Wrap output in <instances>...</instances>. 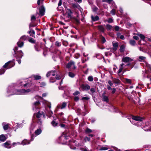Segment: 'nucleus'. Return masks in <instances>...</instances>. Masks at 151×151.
I'll use <instances>...</instances> for the list:
<instances>
[{
    "instance_id": "obj_1",
    "label": "nucleus",
    "mask_w": 151,
    "mask_h": 151,
    "mask_svg": "<svg viewBox=\"0 0 151 151\" xmlns=\"http://www.w3.org/2000/svg\"><path fill=\"white\" fill-rule=\"evenodd\" d=\"M32 91L30 89L27 90L23 89L17 90L15 89V85L12 84L9 86L7 88L6 95L7 96H9L14 94L26 95Z\"/></svg>"
},
{
    "instance_id": "obj_2",
    "label": "nucleus",
    "mask_w": 151,
    "mask_h": 151,
    "mask_svg": "<svg viewBox=\"0 0 151 151\" xmlns=\"http://www.w3.org/2000/svg\"><path fill=\"white\" fill-rule=\"evenodd\" d=\"M42 99V97L38 96H36L33 99L34 100H36L37 101L33 103L32 105V109L34 111H38L37 114H34V115L36 116L38 118H40L42 116V112H40L39 111V110L40 109V101Z\"/></svg>"
},
{
    "instance_id": "obj_3",
    "label": "nucleus",
    "mask_w": 151,
    "mask_h": 151,
    "mask_svg": "<svg viewBox=\"0 0 151 151\" xmlns=\"http://www.w3.org/2000/svg\"><path fill=\"white\" fill-rule=\"evenodd\" d=\"M127 118L132 124L137 126L138 125V124H137L138 122H134L135 121H141L144 119L143 117L132 115L129 116Z\"/></svg>"
},
{
    "instance_id": "obj_4",
    "label": "nucleus",
    "mask_w": 151,
    "mask_h": 151,
    "mask_svg": "<svg viewBox=\"0 0 151 151\" xmlns=\"http://www.w3.org/2000/svg\"><path fill=\"white\" fill-rule=\"evenodd\" d=\"M18 47H15L13 49L14 53H13V55L18 59L21 58L23 56V53L22 50L17 51Z\"/></svg>"
},
{
    "instance_id": "obj_5",
    "label": "nucleus",
    "mask_w": 151,
    "mask_h": 151,
    "mask_svg": "<svg viewBox=\"0 0 151 151\" xmlns=\"http://www.w3.org/2000/svg\"><path fill=\"white\" fill-rule=\"evenodd\" d=\"M38 9L39 12H37L36 16L37 17V15H38L37 17L40 18L44 15L45 13V7L42 5Z\"/></svg>"
},
{
    "instance_id": "obj_6",
    "label": "nucleus",
    "mask_w": 151,
    "mask_h": 151,
    "mask_svg": "<svg viewBox=\"0 0 151 151\" xmlns=\"http://www.w3.org/2000/svg\"><path fill=\"white\" fill-rule=\"evenodd\" d=\"M27 39V36L26 35H23L22 36L19 41L17 43L18 47H22L24 44V41L26 40Z\"/></svg>"
},
{
    "instance_id": "obj_7",
    "label": "nucleus",
    "mask_w": 151,
    "mask_h": 151,
    "mask_svg": "<svg viewBox=\"0 0 151 151\" xmlns=\"http://www.w3.org/2000/svg\"><path fill=\"white\" fill-rule=\"evenodd\" d=\"M15 65L14 60L9 61L6 63L3 66L4 68L6 69H10L13 67Z\"/></svg>"
},
{
    "instance_id": "obj_8",
    "label": "nucleus",
    "mask_w": 151,
    "mask_h": 151,
    "mask_svg": "<svg viewBox=\"0 0 151 151\" xmlns=\"http://www.w3.org/2000/svg\"><path fill=\"white\" fill-rule=\"evenodd\" d=\"M68 136H66L64 135H62L58 139V142L59 143L62 144H66V140L68 138Z\"/></svg>"
},
{
    "instance_id": "obj_9",
    "label": "nucleus",
    "mask_w": 151,
    "mask_h": 151,
    "mask_svg": "<svg viewBox=\"0 0 151 151\" xmlns=\"http://www.w3.org/2000/svg\"><path fill=\"white\" fill-rule=\"evenodd\" d=\"M42 132V130L40 129H37L35 132V134H33L31 136V139H30V141H32L33 140V137H35L36 136L35 135H38L40 134Z\"/></svg>"
},
{
    "instance_id": "obj_10",
    "label": "nucleus",
    "mask_w": 151,
    "mask_h": 151,
    "mask_svg": "<svg viewBox=\"0 0 151 151\" xmlns=\"http://www.w3.org/2000/svg\"><path fill=\"white\" fill-rule=\"evenodd\" d=\"M134 61L133 60L128 57H124L122 59V62L124 63L131 62Z\"/></svg>"
},
{
    "instance_id": "obj_11",
    "label": "nucleus",
    "mask_w": 151,
    "mask_h": 151,
    "mask_svg": "<svg viewBox=\"0 0 151 151\" xmlns=\"http://www.w3.org/2000/svg\"><path fill=\"white\" fill-rule=\"evenodd\" d=\"M72 66L73 67V68L74 69H75L76 68V67L75 65L74 62L71 61H70L66 65V67L68 68H69L70 67Z\"/></svg>"
},
{
    "instance_id": "obj_12",
    "label": "nucleus",
    "mask_w": 151,
    "mask_h": 151,
    "mask_svg": "<svg viewBox=\"0 0 151 151\" xmlns=\"http://www.w3.org/2000/svg\"><path fill=\"white\" fill-rule=\"evenodd\" d=\"M113 47L112 49H111L110 51L113 52V51H115L116 50L118 47V43L117 42H113L112 43Z\"/></svg>"
},
{
    "instance_id": "obj_13",
    "label": "nucleus",
    "mask_w": 151,
    "mask_h": 151,
    "mask_svg": "<svg viewBox=\"0 0 151 151\" xmlns=\"http://www.w3.org/2000/svg\"><path fill=\"white\" fill-rule=\"evenodd\" d=\"M56 73V70H51L48 72L46 76L47 77H48L51 75L52 76H54Z\"/></svg>"
},
{
    "instance_id": "obj_14",
    "label": "nucleus",
    "mask_w": 151,
    "mask_h": 151,
    "mask_svg": "<svg viewBox=\"0 0 151 151\" xmlns=\"http://www.w3.org/2000/svg\"><path fill=\"white\" fill-rule=\"evenodd\" d=\"M105 93H104L102 94V100L103 101L108 103L109 102V98L108 97L106 96Z\"/></svg>"
},
{
    "instance_id": "obj_15",
    "label": "nucleus",
    "mask_w": 151,
    "mask_h": 151,
    "mask_svg": "<svg viewBox=\"0 0 151 151\" xmlns=\"http://www.w3.org/2000/svg\"><path fill=\"white\" fill-rule=\"evenodd\" d=\"M75 141L74 140L70 141V147L71 149L75 150L76 149V147L73 146L74 144H75Z\"/></svg>"
},
{
    "instance_id": "obj_16",
    "label": "nucleus",
    "mask_w": 151,
    "mask_h": 151,
    "mask_svg": "<svg viewBox=\"0 0 151 151\" xmlns=\"http://www.w3.org/2000/svg\"><path fill=\"white\" fill-rule=\"evenodd\" d=\"M2 124L3 129L4 130H6L8 129L9 127V124L6 122H3Z\"/></svg>"
},
{
    "instance_id": "obj_17",
    "label": "nucleus",
    "mask_w": 151,
    "mask_h": 151,
    "mask_svg": "<svg viewBox=\"0 0 151 151\" xmlns=\"http://www.w3.org/2000/svg\"><path fill=\"white\" fill-rule=\"evenodd\" d=\"M67 104V102H64L62 103L61 106L58 105V108L62 109L66 107Z\"/></svg>"
},
{
    "instance_id": "obj_18",
    "label": "nucleus",
    "mask_w": 151,
    "mask_h": 151,
    "mask_svg": "<svg viewBox=\"0 0 151 151\" xmlns=\"http://www.w3.org/2000/svg\"><path fill=\"white\" fill-rule=\"evenodd\" d=\"M81 87L84 90H88L90 89V86L88 85H84L82 84L81 85Z\"/></svg>"
},
{
    "instance_id": "obj_19",
    "label": "nucleus",
    "mask_w": 151,
    "mask_h": 151,
    "mask_svg": "<svg viewBox=\"0 0 151 151\" xmlns=\"http://www.w3.org/2000/svg\"><path fill=\"white\" fill-rule=\"evenodd\" d=\"M129 63L127 65H126L125 66H130L131 67V68H132L134 65L135 64V61H132L131 63L128 62Z\"/></svg>"
},
{
    "instance_id": "obj_20",
    "label": "nucleus",
    "mask_w": 151,
    "mask_h": 151,
    "mask_svg": "<svg viewBox=\"0 0 151 151\" xmlns=\"http://www.w3.org/2000/svg\"><path fill=\"white\" fill-rule=\"evenodd\" d=\"M35 124H31L30 127H29V130H30V132L31 134L33 132L34 129H35Z\"/></svg>"
},
{
    "instance_id": "obj_21",
    "label": "nucleus",
    "mask_w": 151,
    "mask_h": 151,
    "mask_svg": "<svg viewBox=\"0 0 151 151\" xmlns=\"http://www.w3.org/2000/svg\"><path fill=\"white\" fill-rule=\"evenodd\" d=\"M91 18L93 21L95 22L98 21L99 19V17L98 16L94 17L93 15L91 16Z\"/></svg>"
},
{
    "instance_id": "obj_22",
    "label": "nucleus",
    "mask_w": 151,
    "mask_h": 151,
    "mask_svg": "<svg viewBox=\"0 0 151 151\" xmlns=\"http://www.w3.org/2000/svg\"><path fill=\"white\" fill-rule=\"evenodd\" d=\"M31 141L30 140V141H29V140H27V139H24L23 141H22V144L23 145H26L29 144L30 143V142Z\"/></svg>"
},
{
    "instance_id": "obj_23",
    "label": "nucleus",
    "mask_w": 151,
    "mask_h": 151,
    "mask_svg": "<svg viewBox=\"0 0 151 151\" xmlns=\"http://www.w3.org/2000/svg\"><path fill=\"white\" fill-rule=\"evenodd\" d=\"M32 77L34 78L35 80H38L41 79V76L37 75H33Z\"/></svg>"
},
{
    "instance_id": "obj_24",
    "label": "nucleus",
    "mask_w": 151,
    "mask_h": 151,
    "mask_svg": "<svg viewBox=\"0 0 151 151\" xmlns=\"http://www.w3.org/2000/svg\"><path fill=\"white\" fill-rule=\"evenodd\" d=\"M99 29L101 32H104L105 31V29L102 25H99L98 26Z\"/></svg>"
},
{
    "instance_id": "obj_25",
    "label": "nucleus",
    "mask_w": 151,
    "mask_h": 151,
    "mask_svg": "<svg viewBox=\"0 0 151 151\" xmlns=\"http://www.w3.org/2000/svg\"><path fill=\"white\" fill-rule=\"evenodd\" d=\"M6 140V137L3 134L0 135V142H4Z\"/></svg>"
},
{
    "instance_id": "obj_26",
    "label": "nucleus",
    "mask_w": 151,
    "mask_h": 151,
    "mask_svg": "<svg viewBox=\"0 0 151 151\" xmlns=\"http://www.w3.org/2000/svg\"><path fill=\"white\" fill-rule=\"evenodd\" d=\"M35 26H36V25L34 24H32V23H30L29 25V27L30 30L28 31L27 32V33L28 34H30L31 33V31L32 30L31 29V27H35Z\"/></svg>"
},
{
    "instance_id": "obj_27",
    "label": "nucleus",
    "mask_w": 151,
    "mask_h": 151,
    "mask_svg": "<svg viewBox=\"0 0 151 151\" xmlns=\"http://www.w3.org/2000/svg\"><path fill=\"white\" fill-rule=\"evenodd\" d=\"M66 13L68 14V17H70L72 12L70 9L67 8L66 9Z\"/></svg>"
},
{
    "instance_id": "obj_28",
    "label": "nucleus",
    "mask_w": 151,
    "mask_h": 151,
    "mask_svg": "<svg viewBox=\"0 0 151 151\" xmlns=\"http://www.w3.org/2000/svg\"><path fill=\"white\" fill-rule=\"evenodd\" d=\"M36 18V17L35 16H34V15H32L31 17V20L32 22L31 23H32V24L35 25H37L36 24H34L33 22L35 20Z\"/></svg>"
},
{
    "instance_id": "obj_29",
    "label": "nucleus",
    "mask_w": 151,
    "mask_h": 151,
    "mask_svg": "<svg viewBox=\"0 0 151 151\" xmlns=\"http://www.w3.org/2000/svg\"><path fill=\"white\" fill-rule=\"evenodd\" d=\"M138 60L139 61H143L146 59V57L143 56H139L138 57Z\"/></svg>"
},
{
    "instance_id": "obj_30",
    "label": "nucleus",
    "mask_w": 151,
    "mask_h": 151,
    "mask_svg": "<svg viewBox=\"0 0 151 151\" xmlns=\"http://www.w3.org/2000/svg\"><path fill=\"white\" fill-rule=\"evenodd\" d=\"M21 83H22L20 84V86H23L24 87L26 86L29 87L30 85V84L28 83H24L23 82H22Z\"/></svg>"
},
{
    "instance_id": "obj_31",
    "label": "nucleus",
    "mask_w": 151,
    "mask_h": 151,
    "mask_svg": "<svg viewBox=\"0 0 151 151\" xmlns=\"http://www.w3.org/2000/svg\"><path fill=\"white\" fill-rule=\"evenodd\" d=\"M125 46L124 45H122L120 46V48L119 49L120 52H124L125 50Z\"/></svg>"
},
{
    "instance_id": "obj_32",
    "label": "nucleus",
    "mask_w": 151,
    "mask_h": 151,
    "mask_svg": "<svg viewBox=\"0 0 151 151\" xmlns=\"http://www.w3.org/2000/svg\"><path fill=\"white\" fill-rule=\"evenodd\" d=\"M80 149L82 151H90V150L86 146L84 147L83 148H81Z\"/></svg>"
},
{
    "instance_id": "obj_33",
    "label": "nucleus",
    "mask_w": 151,
    "mask_h": 151,
    "mask_svg": "<svg viewBox=\"0 0 151 151\" xmlns=\"http://www.w3.org/2000/svg\"><path fill=\"white\" fill-rule=\"evenodd\" d=\"M129 43L132 46H134L136 44L135 41L134 40H131L129 41Z\"/></svg>"
},
{
    "instance_id": "obj_34",
    "label": "nucleus",
    "mask_w": 151,
    "mask_h": 151,
    "mask_svg": "<svg viewBox=\"0 0 151 151\" xmlns=\"http://www.w3.org/2000/svg\"><path fill=\"white\" fill-rule=\"evenodd\" d=\"M28 41L30 43H35V40L33 39L32 38H30L29 40Z\"/></svg>"
},
{
    "instance_id": "obj_35",
    "label": "nucleus",
    "mask_w": 151,
    "mask_h": 151,
    "mask_svg": "<svg viewBox=\"0 0 151 151\" xmlns=\"http://www.w3.org/2000/svg\"><path fill=\"white\" fill-rule=\"evenodd\" d=\"M68 75L71 78H73L75 76V74L71 72H69L68 73Z\"/></svg>"
},
{
    "instance_id": "obj_36",
    "label": "nucleus",
    "mask_w": 151,
    "mask_h": 151,
    "mask_svg": "<svg viewBox=\"0 0 151 151\" xmlns=\"http://www.w3.org/2000/svg\"><path fill=\"white\" fill-rule=\"evenodd\" d=\"M51 123L52 125L54 127L57 126L58 125V123L54 120L52 121Z\"/></svg>"
},
{
    "instance_id": "obj_37",
    "label": "nucleus",
    "mask_w": 151,
    "mask_h": 151,
    "mask_svg": "<svg viewBox=\"0 0 151 151\" xmlns=\"http://www.w3.org/2000/svg\"><path fill=\"white\" fill-rule=\"evenodd\" d=\"M85 132L86 133H89L91 132H92V131L91 129L87 128L86 129Z\"/></svg>"
},
{
    "instance_id": "obj_38",
    "label": "nucleus",
    "mask_w": 151,
    "mask_h": 151,
    "mask_svg": "<svg viewBox=\"0 0 151 151\" xmlns=\"http://www.w3.org/2000/svg\"><path fill=\"white\" fill-rule=\"evenodd\" d=\"M88 80L89 81H93V78L92 76H89L88 78Z\"/></svg>"
},
{
    "instance_id": "obj_39",
    "label": "nucleus",
    "mask_w": 151,
    "mask_h": 151,
    "mask_svg": "<svg viewBox=\"0 0 151 151\" xmlns=\"http://www.w3.org/2000/svg\"><path fill=\"white\" fill-rule=\"evenodd\" d=\"M108 149V148L107 147H102L100 148L99 150H107Z\"/></svg>"
},
{
    "instance_id": "obj_40",
    "label": "nucleus",
    "mask_w": 151,
    "mask_h": 151,
    "mask_svg": "<svg viewBox=\"0 0 151 151\" xmlns=\"http://www.w3.org/2000/svg\"><path fill=\"white\" fill-rule=\"evenodd\" d=\"M55 45L57 47H60L61 45V43L60 42L57 41L55 42Z\"/></svg>"
},
{
    "instance_id": "obj_41",
    "label": "nucleus",
    "mask_w": 151,
    "mask_h": 151,
    "mask_svg": "<svg viewBox=\"0 0 151 151\" xmlns=\"http://www.w3.org/2000/svg\"><path fill=\"white\" fill-rule=\"evenodd\" d=\"M109 23H112L113 21V20L111 18H109L108 20L106 21Z\"/></svg>"
},
{
    "instance_id": "obj_42",
    "label": "nucleus",
    "mask_w": 151,
    "mask_h": 151,
    "mask_svg": "<svg viewBox=\"0 0 151 151\" xmlns=\"http://www.w3.org/2000/svg\"><path fill=\"white\" fill-rule=\"evenodd\" d=\"M106 27L107 29L109 30L111 29L112 28V27L111 25L109 24H107L106 25Z\"/></svg>"
},
{
    "instance_id": "obj_43",
    "label": "nucleus",
    "mask_w": 151,
    "mask_h": 151,
    "mask_svg": "<svg viewBox=\"0 0 151 151\" xmlns=\"http://www.w3.org/2000/svg\"><path fill=\"white\" fill-rule=\"evenodd\" d=\"M6 70L4 69H0V75L3 74L5 72Z\"/></svg>"
},
{
    "instance_id": "obj_44",
    "label": "nucleus",
    "mask_w": 151,
    "mask_h": 151,
    "mask_svg": "<svg viewBox=\"0 0 151 151\" xmlns=\"http://www.w3.org/2000/svg\"><path fill=\"white\" fill-rule=\"evenodd\" d=\"M101 41L103 43H104L106 41V40L105 38H104V37L103 36L101 37Z\"/></svg>"
},
{
    "instance_id": "obj_45",
    "label": "nucleus",
    "mask_w": 151,
    "mask_h": 151,
    "mask_svg": "<svg viewBox=\"0 0 151 151\" xmlns=\"http://www.w3.org/2000/svg\"><path fill=\"white\" fill-rule=\"evenodd\" d=\"M35 50L36 51L38 52L40 50V48L38 47L37 45H35Z\"/></svg>"
},
{
    "instance_id": "obj_46",
    "label": "nucleus",
    "mask_w": 151,
    "mask_h": 151,
    "mask_svg": "<svg viewBox=\"0 0 151 151\" xmlns=\"http://www.w3.org/2000/svg\"><path fill=\"white\" fill-rule=\"evenodd\" d=\"M80 94V92L79 91H76L73 93V95L74 96H76L78 95L79 94Z\"/></svg>"
},
{
    "instance_id": "obj_47",
    "label": "nucleus",
    "mask_w": 151,
    "mask_h": 151,
    "mask_svg": "<svg viewBox=\"0 0 151 151\" xmlns=\"http://www.w3.org/2000/svg\"><path fill=\"white\" fill-rule=\"evenodd\" d=\"M35 34V32L34 30H32L31 31L30 35L32 37H34Z\"/></svg>"
},
{
    "instance_id": "obj_48",
    "label": "nucleus",
    "mask_w": 151,
    "mask_h": 151,
    "mask_svg": "<svg viewBox=\"0 0 151 151\" xmlns=\"http://www.w3.org/2000/svg\"><path fill=\"white\" fill-rule=\"evenodd\" d=\"M114 30L116 31H119L120 27H119L117 26H116L114 27Z\"/></svg>"
},
{
    "instance_id": "obj_49",
    "label": "nucleus",
    "mask_w": 151,
    "mask_h": 151,
    "mask_svg": "<svg viewBox=\"0 0 151 151\" xmlns=\"http://www.w3.org/2000/svg\"><path fill=\"white\" fill-rule=\"evenodd\" d=\"M50 81L51 82H54L55 81V79L54 78L51 77L50 79Z\"/></svg>"
},
{
    "instance_id": "obj_50",
    "label": "nucleus",
    "mask_w": 151,
    "mask_h": 151,
    "mask_svg": "<svg viewBox=\"0 0 151 151\" xmlns=\"http://www.w3.org/2000/svg\"><path fill=\"white\" fill-rule=\"evenodd\" d=\"M125 81L128 83L130 84L131 83V81L130 79L127 78L125 79Z\"/></svg>"
},
{
    "instance_id": "obj_51",
    "label": "nucleus",
    "mask_w": 151,
    "mask_h": 151,
    "mask_svg": "<svg viewBox=\"0 0 151 151\" xmlns=\"http://www.w3.org/2000/svg\"><path fill=\"white\" fill-rule=\"evenodd\" d=\"M123 69V68H122L121 67H119V70H118L117 73V74H120L122 72Z\"/></svg>"
},
{
    "instance_id": "obj_52",
    "label": "nucleus",
    "mask_w": 151,
    "mask_h": 151,
    "mask_svg": "<svg viewBox=\"0 0 151 151\" xmlns=\"http://www.w3.org/2000/svg\"><path fill=\"white\" fill-rule=\"evenodd\" d=\"M17 128H18V127H22L23 126V124H19L18 123H17Z\"/></svg>"
},
{
    "instance_id": "obj_53",
    "label": "nucleus",
    "mask_w": 151,
    "mask_h": 151,
    "mask_svg": "<svg viewBox=\"0 0 151 151\" xmlns=\"http://www.w3.org/2000/svg\"><path fill=\"white\" fill-rule=\"evenodd\" d=\"M84 139H85V142H86L87 141H89L90 140V139L88 137H85Z\"/></svg>"
},
{
    "instance_id": "obj_54",
    "label": "nucleus",
    "mask_w": 151,
    "mask_h": 151,
    "mask_svg": "<svg viewBox=\"0 0 151 151\" xmlns=\"http://www.w3.org/2000/svg\"><path fill=\"white\" fill-rule=\"evenodd\" d=\"M90 91L91 93V94L92 95L93 93L95 92V90L94 88H92L90 90Z\"/></svg>"
},
{
    "instance_id": "obj_55",
    "label": "nucleus",
    "mask_w": 151,
    "mask_h": 151,
    "mask_svg": "<svg viewBox=\"0 0 151 151\" xmlns=\"http://www.w3.org/2000/svg\"><path fill=\"white\" fill-rule=\"evenodd\" d=\"M113 81L114 82V83L116 84L118 83H119V80L117 79L114 80Z\"/></svg>"
},
{
    "instance_id": "obj_56",
    "label": "nucleus",
    "mask_w": 151,
    "mask_h": 151,
    "mask_svg": "<svg viewBox=\"0 0 151 151\" xmlns=\"http://www.w3.org/2000/svg\"><path fill=\"white\" fill-rule=\"evenodd\" d=\"M89 99V98L88 97H82V100H88Z\"/></svg>"
},
{
    "instance_id": "obj_57",
    "label": "nucleus",
    "mask_w": 151,
    "mask_h": 151,
    "mask_svg": "<svg viewBox=\"0 0 151 151\" xmlns=\"http://www.w3.org/2000/svg\"><path fill=\"white\" fill-rule=\"evenodd\" d=\"M74 100L76 101H78L79 100V98L78 96H75L74 97Z\"/></svg>"
},
{
    "instance_id": "obj_58",
    "label": "nucleus",
    "mask_w": 151,
    "mask_h": 151,
    "mask_svg": "<svg viewBox=\"0 0 151 151\" xmlns=\"http://www.w3.org/2000/svg\"><path fill=\"white\" fill-rule=\"evenodd\" d=\"M116 10L114 9H112L111 11V13L113 15H115V12Z\"/></svg>"
},
{
    "instance_id": "obj_59",
    "label": "nucleus",
    "mask_w": 151,
    "mask_h": 151,
    "mask_svg": "<svg viewBox=\"0 0 151 151\" xmlns=\"http://www.w3.org/2000/svg\"><path fill=\"white\" fill-rule=\"evenodd\" d=\"M88 60V58H87L83 59H82V63H84L86 61Z\"/></svg>"
},
{
    "instance_id": "obj_60",
    "label": "nucleus",
    "mask_w": 151,
    "mask_h": 151,
    "mask_svg": "<svg viewBox=\"0 0 151 151\" xmlns=\"http://www.w3.org/2000/svg\"><path fill=\"white\" fill-rule=\"evenodd\" d=\"M61 78V77L60 76L58 75H56V79H60Z\"/></svg>"
},
{
    "instance_id": "obj_61",
    "label": "nucleus",
    "mask_w": 151,
    "mask_h": 151,
    "mask_svg": "<svg viewBox=\"0 0 151 151\" xmlns=\"http://www.w3.org/2000/svg\"><path fill=\"white\" fill-rule=\"evenodd\" d=\"M111 90H112L111 93L112 94L116 92V89L114 88H112Z\"/></svg>"
},
{
    "instance_id": "obj_62",
    "label": "nucleus",
    "mask_w": 151,
    "mask_h": 151,
    "mask_svg": "<svg viewBox=\"0 0 151 151\" xmlns=\"http://www.w3.org/2000/svg\"><path fill=\"white\" fill-rule=\"evenodd\" d=\"M98 9L96 7H94L93 8V12H95Z\"/></svg>"
},
{
    "instance_id": "obj_63",
    "label": "nucleus",
    "mask_w": 151,
    "mask_h": 151,
    "mask_svg": "<svg viewBox=\"0 0 151 151\" xmlns=\"http://www.w3.org/2000/svg\"><path fill=\"white\" fill-rule=\"evenodd\" d=\"M140 38L142 40H144L145 38V37L142 35L140 34L139 35Z\"/></svg>"
},
{
    "instance_id": "obj_64",
    "label": "nucleus",
    "mask_w": 151,
    "mask_h": 151,
    "mask_svg": "<svg viewBox=\"0 0 151 151\" xmlns=\"http://www.w3.org/2000/svg\"><path fill=\"white\" fill-rule=\"evenodd\" d=\"M108 84H109V86H112V85H113V83H112L111 81H110V80H109L108 81Z\"/></svg>"
}]
</instances>
